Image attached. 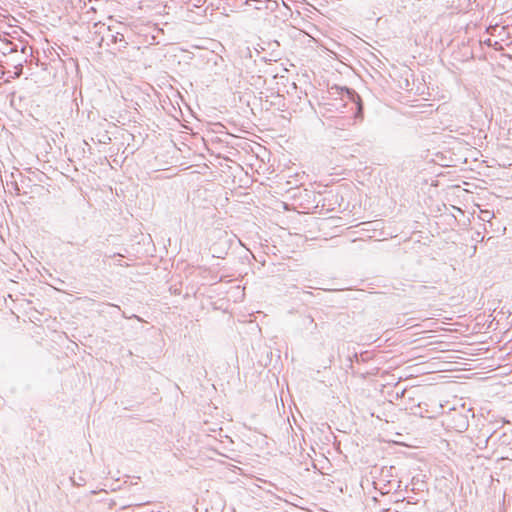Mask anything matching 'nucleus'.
Returning <instances> with one entry per match:
<instances>
[{"mask_svg":"<svg viewBox=\"0 0 512 512\" xmlns=\"http://www.w3.org/2000/svg\"><path fill=\"white\" fill-rule=\"evenodd\" d=\"M343 92H345L347 94V97L353 101V102H356L357 105H358V112H357V115H360L362 113V104L360 102V97L359 95L354 91V90H351L349 88H342L341 89Z\"/></svg>","mask_w":512,"mask_h":512,"instance_id":"2","label":"nucleus"},{"mask_svg":"<svg viewBox=\"0 0 512 512\" xmlns=\"http://www.w3.org/2000/svg\"><path fill=\"white\" fill-rule=\"evenodd\" d=\"M493 217V214L488 211V210H485V211H481V219L483 221H490Z\"/></svg>","mask_w":512,"mask_h":512,"instance_id":"3","label":"nucleus"},{"mask_svg":"<svg viewBox=\"0 0 512 512\" xmlns=\"http://www.w3.org/2000/svg\"><path fill=\"white\" fill-rule=\"evenodd\" d=\"M107 31H108V35H107V38L111 40L112 43L114 44H120V48L123 47L125 48L127 46V42L124 38V34L122 32H119V31H114V28L109 26L107 28Z\"/></svg>","mask_w":512,"mask_h":512,"instance_id":"1","label":"nucleus"}]
</instances>
